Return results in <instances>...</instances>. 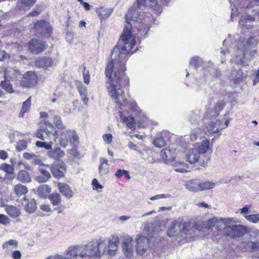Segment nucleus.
I'll list each match as a JSON object with an SVG mask.
<instances>
[{
    "instance_id": "774afa93",
    "label": "nucleus",
    "mask_w": 259,
    "mask_h": 259,
    "mask_svg": "<svg viewBox=\"0 0 259 259\" xmlns=\"http://www.w3.org/2000/svg\"><path fill=\"white\" fill-rule=\"evenodd\" d=\"M9 58V55L5 51L0 50V61Z\"/></svg>"
},
{
    "instance_id": "69168bd1",
    "label": "nucleus",
    "mask_w": 259,
    "mask_h": 259,
    "mask_svg": "<svg viewBox=\"0 0 259 259\" xmlns=\"http://www.w3.org/2000/svg\"><path fill=\"white\" fill-rule=\"evenodd\" d=\"M92 184L93 185V189L99 190V189H102L103 188V186L99 183L96 179L93 180Z\"/></svg>"
},
{
    "instance_id": "0eeeda50",
    "label": "nucleus",
    "mask_w": 259,
    "mask_h": 259,
    "mask_svg": "<svg viewBox=\"0 0 259 259\" xmlns=\"http://www.w3.org/2000/svg\"><path fill=\"white\" fill-rule=\"evenodd\" d=\"M186 161L191 164H194L199 161L200 165L205 167L207 165L208 158L206 160H202V156L199 153V152L194 148L190 149L188 151L186 155Z\"/></svg>"
},
{
    "instance_id": "473e14b6",
    "label": "nucleus",
    "mask_w": 259,
    "mask_h": 259,
    "mask_svg": "<svg viewBox=\"0 0 259 259\" xmlns=\"http://www.w3.org/2000/svg\"><path fill=\"white\" fill-rule=\"evenodd\" d=\"M52 132H50L48 130L43 128L37 131L36 136L41 140H45L48 139L49 135H52Z\"/></svg>"
},
{
    "instance_id": "f257e3e1",
    "label": "nucleus",
    "mask_w": 259,
    "mask_h": 259,
    "mask_svg": "<svg viewBox=\"0 0 259 259\" xmlns=\"http://www.w3.org/2000/svg\"><path fill=\"white\" fill-rule=\"evenodd\" d=\"M147 1L136 0V6H132L125 15L127 24L124 26L118 44L111 52L112 61L106 68L105 74L109 79L107 83L110 81L108 93L112 100L116 104H126L123 88L128 84L129 79L124 72L125 64L131 55L130 50L136 44L135 38L132 37L131 29L136 27L139 31L147 32L148 27L145 24L147 21L141 11L146 7Z\"/></svg>"
},
{
    "instance_id": "4d7b16f0",
    "label": "nucleus",
    "mask_w": 259,
    "mask_h": 259,
    "mask_svg": "<svg viewBox=\"0 0 259 259\" xmlns=\"http://www.w3.org/2000/svg\"><path fill=\"white\" fill-rule=\"evenodd\" d=\"M76 88L81 96H87V88L83 86L81 82H78V83L77 84Z\"/></svg>"
},
{
    "instance_id": "338daca9",
    "label": "nucleus",
    "mask_w": 259,
    "mask_h": 259,
    "mask_svg": "<svg viewBox=\"0 0 259 259\" xmlns=\"http://www.w3.org/2000/svg\"><path fill=\"white\" fill-rule=\"evenodd\" d=\"M127 146L130 149H131L132 150L136 151L138 152H139V151L140 150L139 147L137 145L135 144L134 143H133L131 141H130L128 143Z\"/></svg>"
},
{
    "instance_id": "4be33fe9",
    "label": "nucleus",
    "mask_w": 259,
    "mask_h": 259,
    "mask_svg": "<svg viewBox=\"0 0 259 259\" xmlns=\"http://www.w3.org/2000/svg\"><path fill=\"white\" fill-rule=\"evenodd\" d=\"M40 175L36 177V181L41 183L47 182L51 178L50 172L45 168H41L39 169Z\"/></svg>"
},
{
    "instance_id": "603ef678",
    "label": "nucleus",
    "mask_w": 259,
    "mask_h": 259,
    "mask_svg": "<svg viewBox=\"0 0 259 259\" xmlns=\"http://www.w3.org/2000/svg\"><path fill=\"white\" fill-rule=\"evenodd\" d=\"M189 120L191 122H194L197 120L200 117L199 111L198 110L191 111L188 115Z\"/></svg>"
},
{
    "instance_id": "aec40b11",
    "label": "nucleus",
    "mask_w": 259,
    "mask_h": 259,
    "mask_svg": "<svg viewBox=\"0 0 259 259\" xmlns=\"http://www.w3.org/2000/svg\"><path fill=\"white\" fill-rule=\"evenodd\" d=\"M113 12L111 8H105L103 7L97 9L96 12L98 14L99 19L102 21L104 19H107Z\"/></svg>"
},
{
    "instance_id": "f704fd0d",
    "label": "nucleus",
    "mask_w": 259,
    "mask_h": 259,
    "mask_svg": "<svg viewBox=\"0 0 259 259\" xmlns=\"http://www.w3.org/2000/svg\"><path fill=\"white\" fill-rule=\"evenodd\" d=\"M58 132L55 130L53 133H52V135L54 137L53 139L56 142V140H58L59 144L63 147H66L68 144V141L67 139H65L62 137L60 136L58 134Z\"/></svg>"
},
{
    "instance_id": "864d4df0",
    "label": "nucleus",
    "mask_w": 259,
    "mask_h": 259,
    "mask_svg": "<svg viewBox=\"0 0 259 259\" xmlns=\"http://www.w3.org/2000/svg\"><path fill=\"white\" fill-rule=\"evenodd\" d=\"M245 219L252 223H257L259 221V213L255 214L244 215Z\"/></svg>"
},
{
    "instance_id": "20e7f679",
    "label": "nucleus",
    "mask_w": 259,
    "mask_h": 259,
    "mask_svg": "<svg viewBox=\"0 0 259 259\" xmlns=\"http://www.w3.org/2000/svg\"><path fill=\"white\" fill-rule=\"evenodd\" d=\"M257 44V42L255 41L253 36H250L248 38L240 37L236 45L238 51L235 54V63L248 66V63L253 60L256 54L255 50H250V48Z\"/></svg>"
},
{
    "instance_id": "c9c22d12",
    "label": "nucleus",
    "mask_w": 259,
    "mask_h": 259,
    "mask_svg": "<svg viewBox=\"0 0 259 259\" xmlns=\"http://www.w3.org/2000/svg\"><path fill=\"white\" fill-rule=\"evenodd\" d=\"M31 106V97H29L25 102L23 103L22 107L19 113L20 117H23L25 113L27 112Z\"/></svg>"
},
{
    "instance_id": "8fccbe9b",
    "label": "nucleus",
    "mask_w": 259,
    "mask_h": 259,
    "mask_svg": "<svg viewBox=\"0 0 259 259\" xmlns=\"http://www.w3.org/2000/svg\"><path fill=\"white\" fill-rule=\"evenodd\" d=\"M246 233L250 238H256L259 236V230L255 228H250L247 227Z\"/></svg>"
},
{
    "instance_id": "3c124183",
    "label": "nucleus",
    "mask_w": 259,
    "mask_h": 259,
    "mask_svg": "<svg viewBox=\"0 0 259 259\" xmlns=\"http://www.w3.org/2000/svg\"><path fill=\"white\" fill-rule=\"evenodd\" d=\"M124 121L128 128H130L131 130L135 129V121L133 117H125L124 119Z\"/></svg>"
},
{
    "instance_id": "bb28decb",
    "label": "nucleus",
    "mask_w": 259,
    "mask_h": 259,
    "mask_svg": "<svg viewBox=\"0 0 259 259\" xmlns=\"http://www.w3.org/2000/svg\"><path fill=\"white\" fill-rule=\"evenodd\" d=\"M186 188L190 191H198L199 190V182L197 180H189L186 182Z\"/></svg>"
},
{
    "instance_id": "393cba45",
    "label": "nucleus",
    "mask_w": 259,
    "mask_h": 259,
    "mask_svg": "<svg viewBox=\"0 0 259 259\" xmlns=\"http://www.w3.org/2000/svg\"><path fill=\"white\" fill-rule=\"evenodd\" d=\"M18 245V242L16 240L11 239L5 242L2 247L7 253H9L14 248H16Z\"/></svg>"
},
{
    "instance_id": "f3484780",
    "label": "nucleus",
    "mask_w": 259,
    "mask_h": 259,
    "mask_svg": "<svg viewBox=\"0 0 259 259\" xmlns=\"http://www.w3.org/2000/svg\"><path fill=\"white\" fill-rule=\"evenodd\" d=\"M221 120L212 119L207 126V132L211 133H217L221 131Z\"/></svg>"
},
{
    "instance_id": "6e6d98bb",
    "label": "nucleus",
    "mask_w": 259,
    "mask_h": 259,
    "mask_svg": "<svg viewBox=\"0 0 259 259\" xmlns=\"http://www.w3.org/2000/svg\"><path fill=\"white\" fill-rule=\"evenodd\" d=\"M226 224V219H223L222 218H219L217 217V220L215 221V229L217 230L220 229L223 227V226Z\"/></svg>"
},
{
    "instance_id": "e433bc0d",
    "label": "nucleus",
    "mask_w": 259,
    "mask_h": 259,
    "mask_svg": "<svg viewBox=\"0 0 259 259\" xmlns=\"http://www.w3.org/2000/svg\"><path fill=\"white\" fill-rule=\"evenodd\" d=\"M142 155L143 159L148 161L150 163H153L154 160L151 157H149L152 154V151L149 149L140 150L139 152Z\"/></svg>"
},
{
    "instance_id": "13d9d810",
    "label": "nucleus",
    "mask_w": 259,
    "mask_h": 259,
    "mask_svg": "<svg viewBox=\"0 0 259 259\" xmlns=\"http://www.w3.org/2000/svg\"><path fill=\"white\" fill-rule=\"evenodd\" d=\"M217 220V217H213L211 219H209L207 221L204 223L203 225L205 228L209 229L215 226V221Z\"/></svg>"
},
{
    "instance_id": "680f3d73",
    "label": "nucleus",
    "mask_w": 259,
    "mask_h": 259,
    "mask_svg": "<svg viewBox=\"0 0 259 259\" xmlns=\"http://www.w3.org/2000/svg\"><path fill=\"white\" fill-rule=\"evenodd\" d=\"M170 197V195L168 194H158L155 195L154 196L151 197L150 199L151 200H155L161 198H169Z\"/></svg>"
},
{
    "instance_id": "09e8293b",
    "label": "nucleus",
    "mask_w": 259,
    "mask_h": 259,
    "mask_svg": "<svg viewBox=\"0 0 259 259\" xmlns=\"http://www.w3.org/2000/svg\"><path fill=\"white\" fill-rule=\"evenodd\" d=\"M0 169L4 170L8 174H13L14 171V166L6 163H2L0 165Z\"/></svg>"
},
{
    "instance_id": "c756f323",
    "label": "nucleus",
    "mask_w": 259,
    "mask_h": 259,
    "mask_svg": "<svg viewBox=\"0 0 259 259\" xmlns=\"http://www.w3.org/2000/svg\"><path fill=\"white\" fill-rule=\"evenodd\" d=\"M51 192V188L46 184H43L37 188L38 195L42 198H45Z\"/></svg>"
},
{
    "instance_id": "2f4dec72",
    "label": "nucleus",
    "mask_w": 259,
    "mask_h": 259,
    "mask_svg": "<svg viewBox=\"0 0 259 259\" xmlns=\"http://www.w3.org/2000/svg\"><path fill=\"white\" fill-rule=\"evenodd\" d=\"M152 143L155 146L159 148H162L165 145V141L161 134H158L156 135Z\"/></svg>"
},
{
    "instance_id": "f03ea898",
    "label": "nucleus",
    "mask_w": 259,
    "mask_h": 259,
    "mask_svg": "<svg viewBox=\"0 0 259 259\" xmlns=\"http://www.w3.org/2000/svg\"><path fill=\"white\" fill-rule=\"evenodd\" d=\"M118 241L119 238L117 236H113L112 240L109 241L101 237L92 240L84 244L70 246L67 250V254L70 257L75 258L80 257L82 259H100L106 250L109 253L116 250Z\"/></svg>"
},
{
    "instance_id": "a18cd8bd",
    "label": "nucleus",
    "mask_w": 259,
    "mask_h": 259,
    "mask_svg": "<svg viewBox=\"0 0 259 259\" xmlns=\"http://www.w3.org/2000/svg\"><path fill=\"white\" fill-rule=\"evenodd\" d=\"M215 186V185L214 183L209 181H205L201 183H199V190L212 189Z\"/></svg>"
},
{
    "instance_id": "7ed1b4c3",
    "label": "nucleus",
    "mask_w": 259,
    "mask_h": 259,
    "mask_svg": "<svg viewBox=\"0 0 259 259\" xmlns=\"http://www.w3.org/2000/svg\"><path fill=\"white\" fill-rule=\"evenodd\" d=\"M248 2V5L244 9V8H239L235 5L232 7L231 17L233 18L234 16L238 15L241 12L244 11V13L241 15L238 20V28L243 32L245 29L248 30L253 26L252 23L259 20V10L252 9L254 6H259V0H246Z\"/></svg>"
},
{
    "instance_id": "de8ad7c7",
    "label": "nucleus",
    "mask_w": 259,
    "mask_h": 259,
    "mask_svg": "<svg viewBox=\"0 0 259 259\" xmlns=\"http://www.w3.org/2000/svg\"><path fill=\"white\" fill-rule=\"evenodd\" d=\"M79 69L81 70L83 72V81L85 84H88L90 82V75L88 70H86V67L83 65H80L79 67Z\"/></svg>"
},
{
    "instance_id": "2eb2a0df",
    "label": "nucleus",
    "mask_w": 259,
    "mask_h": 259,
    "mask_svg": "<svg viewBox=\"0 0 259 259\" xmlns=\"http://www.w3.org/2000/svg\"><path fill=\"white\" fill-rule=\"evenodd\" d=\"M58 188L59 192L66 198H70L73 196V192L67 184L64 183H59L58 184Z\"/></svg>"
},
{
    "instance_id": "49530a36",
    "label": "nucleus",
    "mask_w": 259,
    "mask_h": 259,
    "mask_svg": "<svg viewBox=\"0 0 259 259\" xmlns=\"http://www.w3.org/2000/svg\"><path fill=\"white\" fill-rule=\"evenodd\" d=\"M0 86L9 93L12 94L14 92L12 84L9 81L6 80L1 81Z\"/></svg>"
},
{
    "instance_id": "4c0bfd02",
    "label": "nucleus",
    "mask_w": 259,
    "mask_h": 259,
    "mask_svg": "<svg viewBox=\"0 0 259 259\" xmlns=\"http://www.w3.org/2000/svg\"><path fill=\"white\" fill-rule=\"evenodd\" d=\"M203 63L202 59L198 56H194L191 58L190 61V65L194 67L195 69L197 70Z\"/></svg>"
},
{
    "instance_id": "5701e85b",
    "label": "nucleus",
    "mask_w": 259,
    "mask_h": 259,
    "mask_svg": "<svg viewBox=\"0 0 259 259\" xmlns=\"http://www.w3.org/2000/svg\"><path fill=\"white\" fill-rule=\"evenodd\" d=\"M47 154L50 158L55 160H59L64 157L65 153L60 148H57L49 151Z\"/></svg>"
},
{
    "instance_id": "412c9836",
    "label": "nucleus",
    "mask_w": 259,
    "mask_h": 259,
    "mask_svg": "<svg viewBox=\"0 0 259 259\" xmlns=\"http://www.w3.org/2000/svg\"><path fill=\"white\" fill-rule=\"evenodd\" d=\"M17 180L22 183L31 182V178L29 173L25 170H20L17 175Z\"/></svg>"
},
{
    "instance_id": "ea45409f",
    "label": "nucleus",
    "mask_w": 259,
    "mask_h": 259,
    "mask_svg": "<svg viewBox=\"0 0 259 259\" xmlns=\"http://www.w3.org/2000/svg\"><path fill=\"white\" fill-rule=\"evenodd\" d=\"M67 134V133L66 134ZM68 135L70 136L69 141L74 147H76L78 144L79 138L74 131L68 130Z\"/></svg>"
},
{
    "instance_id": "052dcab7",
    "label": "nucleus",
    "mask_w": 259,
    "mask_h": 259,
    "mask_svg": "<svg viewBox=\"0 0 259 259\" xmlns=\"http://www.w3.org/2000/svg\"><path fill=\"white\" fill-rule=\"evenodd\" d=\"M10 223L9 218L4 214H0V224L7 226Z\"/></svg>"
},
{
    "instance_id": "0e129e2a",
    "label": "nucleus",
    "mask_w": 259,
    "mask_h": 259,
    "mask_svg": "<svg viewBox=\"0 0 259 259\" xmlns=\"http://www.w3.org/2000/svg\"><path fill=\"white\" fill-rule=\"evenodd\" d=\"M27 142L25 141H20L18 143L17 149L18 151H22L26 148Z\"/></svg>"
},
{
    "instance_id": "e2e57ef3",
    "label": "nucleus",
    "mask_w": 259,
    "mask_h": 259,
    "mask_svg": "<svg viewBox=\"0 0 259 259\" xmlns=\"http://www.w3.org/2000/svg\"><path fill=\"white\" fill-rule=\"evenodd\" d=\"M102 138L106 143L110 144L112 141L113 137L111 134H106L103 135Z\"/></svg>"
},
{
    "instance_id": "ddd939ff",
    "label": "nucleus",
    "mask_w": 259,
    "mask_h": 259,
    "mask_svg": "<svg viewBox=\"0 0 259 259\" xmlns=\"http://www.w3.org/2000/svg\"><path fill=\"white\" fill-rule=\"evenodd\" d=\"M148 247V239L144 236H139L137 238L136 250L139 255L143 254Z\"/></svg>"
},
{
    "instance_id": "1a4fd4ad",
    "label": "nucleus",
    "mask_w": 259,
    "mask_h": 259,
    "mask_svg": "<svg viewBox=\"0 0 259 259\" xmlns=\"http://www.w3.org/2000/svg\"><path fill=\"white\" fill-rule=\"evenodd\" d=\"M24 79L21 81L23 87L30 88L35 85L37 81V78L33 71H28L23 75Z\"/></svg>"
},
{
    "instance_id": "c85d7f7f",
    "label": "nucleus",
    "mask_w": 259,
    "mask_h": 259,
    "mask_svg": "<svg viewBox=\"0 0 259 259\" xmlns=\"http://www.w3.org/2000/svg\"><path fill=\"white\" fill-rule=\"evenodd\" d=\"M108 160L104 158L100 159V165L99 166V172L101 175L106 174L108 172Z\"/></svg>"
},
{
    "instance_id": "58836bf2",
    "label": "nucleus",
    "mask_w": 259,
    "mask_h": 259,
    "mask_svg": "<svg viewBox=\"0 0 259 259\" xmlns=\"http://www.w3.org/2000/svg\"><path fill=\"white\" fill-rule=\"evenodd\" d=\"M49 199L54 205H59L61 203V196L59 193H52L49 196Z\"/></svg>"
},
{
    "instance_id": "39448f33",
    "label": "nucleus",
    "mask_w": 259,
    "mask_h": 259,
    "mask_svg": "<svg viewBox=\"0 0 259 259\" xmlns=\"http://www.w3.org/2000/svg\"><path fill=\"white\" fill-rule=\"evenodd\" d=\"M190 228L189 222H184L182 219L175 221L167 230V235L169 237L183 236L187 234Z\"/></svg>"
},
{
    "instance_id": "9d476101",
    "label": "nucleus",
    "mask_w": 259,
    "mask_h": 259,
    "mask_svg": "<svg viewBox=\"0 0 259 259\" xmlns=\"http://www.w3.org/2000/svg\"><path fill=\"white\" fill-rule=\"evenodd\" d=\"M133 241L131 237L125 235L123 236L122 247L125 255L130 258L132 256L134 250Z\"/></svg>"
},
{
    "instance_id": "a19ab883",
    "label": "nucleus",
    "mask_w": 259,
    "mask_h": 259,
    "mask_svg": "<svg viewBox=\"0 0 259 259\" xmlns=\"http://www.w3.org/2000/svg\"><path fill=\"white\" fill-rule=\"evenodd\" d=\"M53 123L55 126L59 130H63L65 128V126L63 123L61 117L59 115H53Z\"/></svg>"
},
{
    "instance_id": "6ab92c4d",
    "label": "nucleus",
    "mask_w": 259,
    "mask_h": 259,
    "mask_svg": "<svg viewBox=\"0 0 259 259\" xmlns=\"http://www.w3.org/2000/svg\"><path fill=\"white\" fill-rule=\"evenodd\" d=\"M5 210L8 214L12 218H16L21 214L20 209L13 205H5Z\"/></svg>"
},
{
    "instance_id": "6e6552de",
    "label": "nucleus",
    "mask_w": 259,
    "mask_h": 259,
    "mask_svg": "<svg viewBox=\"0 0 259 259\" xmlns=\"http://www.w3.org/2000/svg\"><path fill=\"white\" fill-rule=\"evenodd\" d=\"M34 29L37 34L47 37L50 35L52 31V27L50 23L45 20L36 22L34 24Z\"/></svg>"
},
{
    "instance_id": "9b49d317",
    "label": "nucleus",
    "mask_w": 259,
    "mask_h": 259,
    "mask_svg": "<svg viewBox=\"0 0 259 259\" xmlns=\"http://www.w3.org/2000/svg\"><path fill=\"white\" fill-rule=\"evenodd\" d=\"M29 49L33 54H38L47 48V45L41 40L32 39L28 44Z\"/></svg>"
},
{
    "instance_id": "a878e982",
    "label": "nucleus",
    "mask_w": 259,
    "mask_h": 259,
    "mask_svg": "<svg viewBox=\"0 0 259 259\" xmlns=\"http://www.w3.org/2000/svg\"><path fill=\"white\" fill-rule=\"evenodd\" d=\"M158 1H163L162 4H166L167 0H149L148 4L153 9L157 14H160L162 12L161 7L158 5Z\"/></svg>"
},
{
    "instance_id": "37998d69",
    "label": "nucleus",
    "mask_w": 259,
    "mask_h": 259,
    "mask_svg": "<svg viewBox=\"0 0 259 259\" xmlns=\"http://www.w3.org/2000/svg\"><path fill=\"white\" fill-rule=\"evenodd\" d=\"M35 3V0H19L18 5L21 9H25L26 7L33 6Z\"/></svg>"
},
{
    "instance_id": "7c9ffc66",
    "label": "nucleus",
    "mask_w": 259,
    "mask_h": 259,
    "mask_svg": "<svg viewBox=\"0 0 259 259\" xmlns=\"http://www.w3.org/2000/svg\"><path fill=\"white\" fill-rule=\"evenodd\" d=\"M14 191L18 196L25 195L28 192L27 188L22 184H19L14 187Z\"/></svg>"
},
{
    "instance_id": "5fc2aeb1",
    "label": "nucleus",
    "mask_w": 259,
    "mask_h": 259,
    "mask_svg": "<svg viewBox=\"0 0 259 259\" xmlns=\"http://www.w3.org/2000/svg\"><path fill=\"white\" fill-rule=\"evenodd\" d=\"M53 143H47L44 142L37 141L35 143L36 146L39 148H44L47 150H50L52 149Z\"/></svg>"
},
{
    "instance_id": "f8f14e48",
    "label": "nucleus",
    "mask_w": 259,
    "mask_h": 259,
    "mask_svg": "<svg viewBox=\"0 0 259 259\" xmlns=\"http://www.w3.org/2000/svg\"><path fill=\"white\" fill-rule=\"evenodd\" d=\"M225 106V103L223 101L218 102L215 107L207 110L205 113V116L207 118L216 119L217 116L220 112L222 110Z\"/></svg>"
},
{
    "instance_id": "79ce46f5",
    "label": "nucleus",
    "mask_w": 259,
    "mask_h": 259,
    "mask_svg": "<svg viewBox=\"0 0 259 259\" xmlns=\"http://www.w3.org/2000/svg\"><path fill=\"white\" fill-rule=\"evenodd\" d=\"M205 133L200 128H196L192 131L191 133V139L193 140H197V139H201L204 137Z\"/></svg>"
},
{
    "instance_id": "c03bdc74",
    "label": "nucleus",
    "mask_w": 259,
    "mask_h": 259,
    "mask_svg": "<svg viewBox=\"0 0 259 259\" xmlns=\"http://www.w3.org/2000/svg\"><path fill=\"white\" fill-rule=\"evenodd\" d=\"M160 156L162 159L167 161H172L173 157L171 155V151L167 149H164L161 151Z\"/></svg>"
},
{
    "instance_id": "dca6fc26",
    "label": "nucleus",
    "mask_w": 259,
    "mask_h": 259,
    "mask_svg": "<svg viewBox=\"0 0 259 259\" xmlns=\"http://www.w3.org/2000/svg\"><path fill=\"white\" fill-rule=\"evenodd\" d=\"M51 58L46 57L38 58L36 60L35 64L38 68H48L51 67L52 64Z\"/></svg>"
},
{
    "instance_id": "4468645a",
    "label": "nucleus",
    "mask_w": 259,
    "mask_h": 259,
    "mask_svg": "<svg viewBox=\"0 0 259 259\" xmlns=\"http://www.w3.org/2000/svg\"><path fill=\"white\" fill-rule=\"evenodd\" d=\"M50 167L53 176L58 179L63 177L66 170V165L63 162L60 164L53 163Z\"/></svg>"
},
{
    "instance_id": "bf43d9fd",
    "label": "nucleus",
    "mask_w": 259,
    "mask_h": 259,
    "mask_svg": "<svg viewBox=\"0 0 259 259\" xmlns=\"http://www.w3.org/2000/svg\"><path fill=\"white\" fill-rule=\"evenodd\" d=\"M125 176L126 178L130 179L131 178L128 171L124 169H119L115 174V176L118 178H121L122 176Z\"/></svg>"
},
{
    "instance_id": "a211bd4d",
    "label": "nucleus",
    "mask_w": 259,
    "mask_h": 259,
    "mask_svg": "<svg viewBox=\"0 0 259 259\" xmlns=\"http://www.w3.org/2000/svg\"><path fill=\"white\" fill-rule=\"evenodd\" d=\"M240 246L244 251H256V241H242L240 243Z\"/></svg>"
},
{
    "instance_id": "b1692460",
    "label": "nucleus",
    "mask_w": 259,
    "mask_h": 259,
    "mask_svg": "<svg viewBox=\"0 0 259 259\" xmlns=\"http://www.w3.org/2000/svg\"><path fill=\"white\" fill-rule=\"evenodd\" d=\"M194 149L197 150L202 156H204V154L209 149V140H203L198 145L197 147Z\"/></svg>"
},
{
    "instance_id": "423d86ee",
    "label": "nucleus",
    "mask_w": 259,
    "mask_h": 259,
    "mask_svg": "<svg viewBox=\"0 0 259 259\" xmlns=\"http://www.w3.org/2000/svg\"><path fill=\"white\" fill-rule=\"evenodd\" d=\"M247 232V227L242 225H232L224 228V233L231 238H236L243 237Z\"/></svg>"
},
{
    "instance_id": "72a5a7b5",
    "label": "nucleus",
    "mask_w": 259,
    "mask_h": 259,
    "mask_svg": "<svg viewBox=\"0 0 259 259\" xmlns=\"http://www.w3.org/2000/svg\"><path fill=\"white\" fill-rule=\"evenodd\" d=\"M36 209V203L34 199H31L27 202L25 206V210L29 213H33Z\"/></svg>"
},
{
    "instance_id": "cd10ccee",
    "label": "nucleus",
    "mask_w": 259,
    "mask_h": 259,
    "mask_svg": "<svg viewBox=\"0 0 259 259\" xmlns=\"http://www.w3.org/2000/svg\"><path fill=\"white\" fill-rule=\"evenodd\" d=\"M21 75L20 73L15 69H7L5 73V78L6 80L8 79H15L19 77Z\"/></svg>"
}]
</instances>
